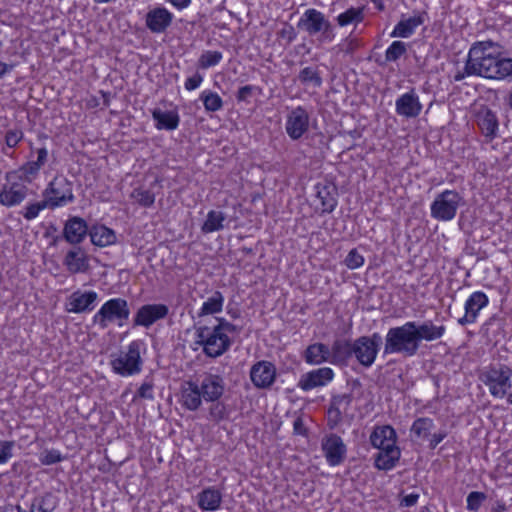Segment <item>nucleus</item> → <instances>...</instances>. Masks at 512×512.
Segmentation results:
<instances>
[{"instance_id": "39", "label": "nucleus", "mask_w": 512, "mask_h": 512, "mask_svg": "<svg viewBox=\"0 0 512 512\" xmlns=\"http://www.w3.org/2000/svg\"><path fill=\"white\" fill-rule=\"evenodd\" d=\"M130 198L144 208L153 206L155 202V194L151 190L143 187L134 188L130 194Z\"/></svg>"}, {"instance_id": "1", "label": "nucleus", "mask_w": 512, "mask_h": 512, "mask_svg": "<svg viewBox=\"0 0 512 512\" xmlns=\"http://www.w3.org/2000/svg\"><path fill=\"white\" fill-rule=\"evenodd\" d=\"M466 72L479 77L502 80L512 76V59L501 57L499 46L492 41L477 42L469 50Z\"/></svg>"}, {"instance_id": "41", "label": "nucleus", "mask_w": 512, "mask_h": 512, "mask_svg": "<svg viewBox=\"0 0 512 512\" xmlns=\"http://www.w3.org/2000/svg\"><path fill=\"white\" fill-rule=\"evenodd\" d=\"M433 420L427 417L416 419L411 426V433L417 438H426L429 436L431 429L433 428Z\"/></svg>"}, {"instance_id": "51", "label": "nucleus", "mask_w": 512, "mask_h": 512, "mask_svg": "<svg viewBox=\"0 0 512 512\" xmlns=\"http://www.w3.org/2000/svg\"><path fill=\"white\" fill-rule=\"evenodd\" d=\"M343 412L333 405H329L327 411V425L330 429L336 428L343 420Z\"/></svg>"}, {"instance_id": "12", "label": "nucleus", "mask_w": 512, "mask_h": 512, "mask_svg": "<svg viewBox=\"0 0 512 512\" xmlns=\"http://www.w3.org/2000/svg\"><path fill=\"white\" fill-rule=\"evenodd\" d=\"M310 114L303 106L292 108L285 122V131L290 139L296 141L303 137L309 130Z\"/></svg>"}, {"instance_id": "28", "label": "nucleus", "mask_w": 512, "mask_h": 512, "mask_svg": "<svg viewBox=\"0 0 512 512\" xmlns=\"http://www.w3.org/2000/svg\"><path fill=\"white\" fill-rule=\"evenodd\" d=\"M396 431L389 425L376 427L370 435V442L379 450L396 446Z\"/></svg>"}, {"instance_id": "35", "label": "nucleus", "mask_w": 512, "mask_h": 512, "mask_svg": "<svg viewBox=\"0 0 512 512\" xmlns=\"http://www.w3.org/2000/svg\"><path fill=\"white\" fill-rule=\"evenodd\" d=\"M89 235L91 242L99 247L112 245L116 242L117 239L115 232L104 225L93 226L89 232Z\"/></svg>"}, {"instance_id": "61", "label": "nucleus", "mask_w": 512, "mask_h": 512, "mask_svg": "<svg viewBox=\"0 0 512 512\" xmlns=\"http://www.w3.org/2000/svg\"><path fill=\"white\" fill-rule=\"evenodd\" d=\"M293 430L297 435L305 436L307 435V429L304 425L303 419L301 417H297L293 422Z\"/></svg>"}, {"instance_id": "21", "label": "nucleus", "mask_w": 512, "mask_h": 512, "mask_svg": "<svg viewBox=\"0 0 512 512\" xmlns=\"http://www.w3.org/2000/svg\"><path fill=\"white\" fill-rule=\"evenodd\" d=\"M87 231L86 221L81 217L74 216L65 222L63 237L68 243L77 245L85 239Z\"/></svg>"}, {"instance_id": "59", "label": "nucleus", "mask_w": 512, "mask_h": 512, "mask_svg": "<svg viewBox=\"0 0 512 512\" xmlns=\"http://www.w3.org/2000/svg\"><path fill=\"white\" fill-rule=\"evenodd\" d=\"M203 81V77L200 73H195L192 77H189L186 81H185V89L188 90V91H192V90H195L196 88H198L201 83Z\"/></svg>"}, {"instance_id": "62", "label": "nucleus", "mask_w": 512, "mask_h": 512, "mask_svg": "<svg viewBox=\"0 0 512 512\" xmlns=\"http://www.w3.org/2000/svg\"><path fill=\"white\" fill-rule=\"evenodd\" d=\"M36 153H37L36 161L40 166L43 167L48 159V151L45 147H41L36 150Z\"/></svg>"}, {"instance_id": "64", "label": "nucleus", "mask_w": 512, "mask_h": 512, "mask_svg": "<svg viewBox=\"0 0 512 512\" xmlns=\"http://www.w3.org/2000/svg\"><path fill=\"white\" fill-rule=\"evenodd\" d=\"M419 495L415 493H411L409 495H406L402 501L401 504L406 507H411L415 505L418 501Z\"/></svg>"}, {"instance_id": "32", "label": "nucleus", "mask_w": 512, "mask_h": 512, "mask_svg": "<svg viewBox=\"0 0 512 512\" xmlns=\"http://www.w3.org/2000/svg\"><path fill=\"white\" fill-rule=\"evenodd\" d=\"M401 451L397 446H387L375 455L374 465L379 470L388 471L393 469L398 463Z\"/></svg>"}, {"instance_id": "36", "label": "nucleus", "mask_w": 512, "mask_h": 512, "mask_svg": "<svg viewBox=\"0 0 512 512\" xmlns=\"http://www.w3.org/2000/svg\"><path fill=\"white\" fill-rule=\"evenodd\" d=\"M224 304V296L220 291H213L212 294L204 301L198 317L213 315L222 311Z\"/></svg>"}, {"instance_id": "14", "label": "nucleus", "mask_w": 512, "mask_h": 512, "mask_svg": "<svg viewBox=\"0 0 512 512\" xmlns=\"http://www.w3.org/2000/svg\"><path fill=\"white\" fill-rule=\"evenodd\" d=\"M321 448L330 466H338L346 458V445L337 434L326 435L321 441Z\"/></svg>"}, {"instance_id": "34", "label": "nucleus", "mask_w": 512, "mask_h": 512, "mask_svg": "<svg viewBox=\"0 0 512 512\" xmlns=\"http://www.w3.org/2000/svg\"><path fill=\"white\" fill-rule=\"evenodd\" d=\"M152 117L156 122V128L159 130H175L180 122L179 115L176 111L154 109L152 111Z\"/></svg>"}, {"instance_id": "23", "label": "nucleus", "mask_w": 512, "mask_h": 512, "mask_svg": "<svg viewBox=\"0 0 512 512\" xmlns=\"http://www.w3.org/2000/svg\"><path fill=\"white\" fill-rule=\"evenodd\" d=\"M488 304V297L481 291L470 295L465 303V314L458 320L462 326L475 322L479 311Z\"/></svg>"}, {"instance_id": "8", "label": "nucleus", "mask_w": 512, "mask_h": 512, "mask_svg": "<svg viewBox=\"0 0 512 512\" xmlns=\"http://www.w3.org/2000/svg\"><path fill=\"white\" fill-rule=\"evenodd\" d=\"M43 197L50 209L65 206L74 202L73 183L63 176H56L43 191Z\"/></svg>"}, {"instance_id": "25", "label": "nucleus", "mask_w": 512, "mask_h": 512, "mask_svg": "<svg viewBox=\"0 0 512 512\" xmlns=\"http://www.w3.org/2000/svg\"><path fill=\"white\" fill-rule=\"evenodd\" d=\"M476 121L482 134L490 140L496 137L498 119L496 114L488 107H481L476 113Z\"/></svg>"}, {"instance_id": "19", "label": "nucleus", "mask_w": 512, "mask_h": 512, "mask_svg": "<svg viewBox=\"0 0 512 512\" xmlns=\"http://www.w3.org/2000/svg\"><path fill=\"white\" fill-rule=\"evenodd\" d=\"M199 385L203 399L208 402L218 401L224 394V379L217 374L205 373Z\"/></svg>"}, {"instance_id": "30", "label": "nucleus", "mask_w": 512, "mask_h": 512, "mask_svg": "<svg viewBox=\"0 0 512 512\" xmlns=\"http://www.w3.org/2000/svg\"><path fill=\"white\" fill-rule=\"evenodd\" d=\"M222 493L215 487H207L197 494V505L203 511H216L222 503Z\"/></svg>"}, {"instance_id": "27", "label": "nucleus", "mask_w": 512, "mask_h": 512, "mask_svg": "<svg viewBox=\"0 0 512 512\" xmlns=\"http://www.w3.org/2000/svg\"><path fill=\"white\" fill-rule=\"evenodd\" d=\"M63 264L72 274L84 273L89 269L88 257L80 247L69 250L63 260Z\"/></svg>"}, {"instance_id": "43", "label": "nucleus", "mask_w": 512, "mask_h": 512, "mask_svg": "<svg viewBox=\"0 0 512 512\" xmlns=\"http://www.w3.org/2000/svg\"><path fill=\"white\" fill-rule=\"evenodd\" d=\"M363 18V8L351 7L347 9L345 12L339 14L337 17V21L340 26H346L353 22H362Z\"/></svg>"}, {"instance_id": "50", "label": "nucleus", "mask_w": 512, "mask_h": 512, "mask_svg": "<svg viewBox=\"0 0 512 512\" xmlns=\"http://www.w3.org/2000/svg\"><path fill=\"white\" fill-rule=\"evenodd\" d=\"M344 262L349 269L354 270L364 264V257L358 252L356 248H354L350 250Z\"/></svg>"}, {"instance_id": "58", "label": "nucleus", "mask_w": 512, "mask_h": 512, "mask_svg": "<svg viewBox=\"0 0 512 512\" xmlns=\"http://www.w3.org/2000/svg\"><path fill=\"white\" fill-rule=\"evenodd\" d=\"M258 90V87L253 85H245L239 88L236 94V99L238 102H247L250 97H252L253 93Z\"/></svg>"}, {"instance_id": "13", "label": "nucleus", "mask_w": 512, "mask_h": 512, "mask_svg": "<svg viewBox=\"0 0 512 512\" xmlns=\"http://www.w3.org/2000/svg\"><path fill=\"white\" fill-rule=\"evenodd\" d=\"M277 370L275 365L266 360H261L252 365L250 379L258 389H269L276 380Z\"/></svg>"}, {"instance_id": "42", "label": "nucleus", "mask_w": 512, "mask_h": 512, "mask_svg": "<svg viewBox=\"0 0 512 512\" xmlns=\"http://www.w3.org/2000/svg\"><path fill=\"white\" fill-rule=\"evenodd\" d=\"M205 110L208 112H216L223 106L222 98L215 92L203 91L200 95Z\"/></svg>"}, {"instance_id": "45", "label": "nucleus", "mask_w": 512, "mask_h": 512, "mask_svg": "<svg viewBox=\"0 0 512 512\" xmlns=\"http://www.w3.org/2000/svg\"><path fill=\"white\" fill-rule=\"evenodd\" d=\"M45 208H49V203L47 200L43 199L40 202L29 203L22 211L21 214L23 217L30 221L35 219L39 213Z\"/></svg>"}, {"instance_id": "17", "label": "nucleus", "mask_w": 512, "mask_h": 512, "mask_svg": "<svg viewBox=\"0 0 512 512\" xmlns=\"http://www.w3.org/2000/svg\"><path fill=\"white\" fill-rule=\"evenodd\" d=\"M422 104L414 88L402 94L395 101V111L405 118H417L422 112Z\"/></svg>"}, {"instance_id": "44", "label": "nucleus", "mask_w": 512, "mask_h": 512, "mask_svg": "<svg viewBox=\"0 0 512 512\" xmlns=\"http://www.w3.org/2000/svg\"><path fill=\"white\" fill-rule=\"evenodd\" d=\"M407 51L406 44L402 41H394L385 52V59L388 62H395Z\"/></svg>"}, {"instance_id": "56", "label": "nucleus", "mask_w": 512, "mask_h": 512, "mask_svg": "<svg viewBox=\"0 0 512 512\" xmlns=\"http://www.w3.org/2000/svg\"><path fill=\"white\" fill-rule=\"evenodd\" d=\"M218 324L214 327V329L220 334L235 333L239 332L240 328L236 325L226 321L224 318H217Z\"/></svg>"}, {"instance_id": "52", "label": "nucleus", "mask_w": 512, "mask_h": 512, "mask_svg": "<svg viewBox=\"0 0 512 512\" xmlns=\"http://www.w3.org/2000/svg\"><path fill=\"white\" fill-rule=\"evenodd\" d=\"M39 460L43 465H52L61 462L63 457L58 450L52 449L44 451Z\"/></svg>"}, {"instance_id": "53", "label": "nucleus", "mask_w": 512, "mask_h": 512, "mask_svg": "<svg viewBox=\"0 0 512 512\" xmlns=\"http://www.w3.org/2000/svg\"><path fill=\"white\" fill-rule=\"evenodd\" d=\"M24 133L19 129H10L5 133V144L8 148H15L23 139Z\"/></svg>"}, {"instance_id": "6", "label": "nucleus", "mask_w": 512, "mask_h": 512, "mask_svg": "<svg viewBox=\"0 0 512 512\" xmlns=\"http://www.w3.org/2000/svg\"><path fill=\"white\" fill-rule=\"evenodd\" d=\"M196 336V344L202 346L205 355L211 358L223 355L232 344L227 334H220L214 328L210 330L207 326L197 327Z\"/></svg>"}, {"instance_id": "31", "label": "nucleus", "mask_w": 512, "mask_h": 512, "mask_svg": "<svg viewBox=\"0 0 512 512\" xmlns=\"http://www.w3.org/2000/svg\"><path fill=\"white\" fill-rule=\"evenodd\" d=\"M354 342L345 339H336L330 347L332 364H346L353 356Z\"/></svg>"}, {"instance_id": "16", "label": "nucleus", "mask_w": 512, "mask_h": 512, "mask_svg": "<svg viewBox=\"0 0 512 512\" xmlns=\"http://www.w3.org/2000/svg\"><path fill=\"white\" fill-rule=\"evenodd\" d=\"M333 378L334 371L331 368L321 367L302 374L297 386L307 392L327 385Z\"/></svg>"}, {"instance_id": "18", "label": "nucleus", "mask_w": 512, "mask_h": 512, "mask_svg": "<svg viewBox=\"0 0 512 512\" xmlns=\"http://www.w3.org/2000/svg\"><path fill=\"white\" fill-rule=\"evenodd\" d=\"M410 322L419 348L422 341H437L441 339L446 332L444 325H436L432 320H426L421 323L415 321Z\"/></svg>"}, {"instance_id": "7", "label": "nucleus", "mask_w": 512, "mask_h": 512, "mask_svg": "<svg viewBox=\"0 0 512 512\" xmlns=\"http://www.w3.org/2000/svg\"><path fill=\"white\" fill-rule=\"evenodd\" d=\"M130 309L126 299L113 298L106 301L99 311L93 316V323L97 324L101 329H106L108 325L114 321H118V325L122 326L123 322L128 320Z\"/></svg>"}, {"instance_id": "37", "label": "nucleus", "mask_w": 512, "mask_h": 512, "mask_svg": "<svg viewBox=\"0 0 512 512\" xmlns=\"http://www.w3.org/2000/svg\"><path fill=\"white\" fill-rule=\"evenodd\" d=\"M226 215L222 211L211 210L208 212L206 220L201 226V231L204 234H209L215 231H220L224 228Z\"/></svg>"}, {"instance_id": "24", "label": "nucleus", "mask_w": 512, "mask_h": 512, "mask_svg": "<svg viewBox=\"0 0 512 512\" xmlns=\"http://www.w3.org/2000/svg\"><path fill=\"white\" fill-rule=\"evenodd\" d=\"M173 15L164 7H157L146 14V26L153 33L164 32L172 23Z\"/></svg>"}, {"instance_id": "54", "label": "nucleus", "mask_w": 512, "mask_h": 512, "mask_svg": "<svg viewBox=\"0 0 512 512\" xmlns=\"http://www.w3.org/2000/svg\"><path fill=\"white\" fill-rule=\"evenodd\" d=\"M153 388H154L153 381L151 379H146L139 387V389L137 391V396L142 399L153 400L154 399Z\"/></svg>"}, {"instance_id": "63", "label": "nucleus", "mask_w": 512, "mask_h": 512, "mask_svg": "<svg viewBox=\"0 0 512 512\" xmlns=\"http://www.w3.org/2000/svg\"><path fill=\"white\" fill-rule=\"evenodd\" d=\"M447 436V433L446 432H438V433H434L432 435V438L430 440V448L431 449H434L436 448V446L443 441V439Z\"/></svg>"}, {"instance_id": "9", "label": "nucleus", "mask_w": 512, "mask_h": 512, "mask_svg": "<svg viewBox=\"0 0 512 512\" xmlns=\"http://www.w3.org/2000/svg\"><path fill=\"white\" fill-rule=\"evenodd\" d=\"M298 27L304 29L309 35L321 33L320 40L331 42L334 37L333 26L324 14L316 9H308L298 22Z\"/></svg>"}, {"instance_id": "38", "label": "nucleus", "mask_w": 512, "mask_h": 512, "mask_svg": "<svg viewBox=\"0 0 512 512\" xmlns=\"http://www.w3.org/2000/svg\"><path fill=\"white\" fill-rule=\"evenodd\" d=\"M56 506L55 496L50 492H46L33 499L29 512H53Z\"/></svg>"}, {"instance_id": "57", "label": "nucleus", "mask_w": 512, "mask_h": 512, "mask_svg": "<svg viewBox=\"0 0 512 512\" xmlns=\"http://www.w3.org/2000/svg\"><path fill=\"white\" fill-rule=\"evenodd\" d=\"M41 168H42V166H40L37 163V161L35 160V161H29V162L25 163L23 166H21L19 171L26 178H29V177L36 176Z\"/></svg>"}, {"instance_id": "4", "label": "nucleus", "mask_w": 512, "mask_h": 512, "mask_svg": "<svg viewBox=\"0 0 512 512\" xmlns=\"http://www.w3.org/2000/svg\"><path fill=\"white\" fill-rule=\"evenodd\" d=\"M512 369L506 364H492L480 375L481 381L488 387L490 394L503 398L511 387Z\"/></svg>"}, {"instance_id": "10", "label": "nucleus", "mask_w": 512, "mask_h": 512, "mask_svg": "<svg viewBox=\"0 0 512 512\" xmlns=\"http://www.w3.org/2000/svg\"><path fill=\"white\" fill-rule=\"evenodd\" d=\"M5 178L6 183L0 190V204L8 208L20 205L28 196V186L17 172H8Z\"/></svg>"}, {"instance_id": "29", "label": "nucleus", "mask_w": 512, "mask_h": 512, "mask_svg": "<svg viewBox=\"0 0 512 512\" xmlns=\"http://www.w3.org/2000/svg\"><path fill=\"white\" fill-rule=\"evenodd\" d=\"M330 347L324 343L310 344L303 352V359L309 365H320L331 360Z\"/></svg>"}, {"instance_id": "49", "label": "nucleus", "mask_w": 512, "mask_h": 512, "mask_svg": "<svg viewBox=\"0 0 512 512\" xmlns=\"http://www.w3.org/2000/svg\"><path fill=\"white\" fill-rule=\"evenodd\" d=\"M487 498L483 492L473 491L467 496V509L469 511H478L483 501Z\"/></svg>"}, {"instance_id": "33", "label": "nucleus", "mask_w": 512, "mask_h": 512, "mask_svg": "<svg viewBox=\"0 0 512 512\" xmlns=\"http://www.w3.org/2000/svg\"><path fill=\"white\" fill-rule=\"evenodd\" d=\"M424 16L425 13H420L408 19L399 21L394 27L391 37L408 38L414 33L418 26L424 23Z\"/></svg>"}, {"instance_id": "46", "label": "nucleus", "mask_w": 512, "mask_h": 512, "mask_svg": "<svg viewBox=\"0 0 512 512\" xmlns=\"http://www.w3.org/2000/svg\"><path fill=\"white\" fill-rule=\"evenodd\" d=\"M222 57V53L219 51H205L199 57L198 63L202 69H207L217 65Z\"/></svg>"}, {"instance_id": "26", "label": "nucleus", "mask_w": 512, "mask_h": 512, "mask_svg": "<svg viewBox=\"0 0 512 512\" xmlns=\"http://www.w3.org/2000/svg\"><path fill=\"white\" fill-rule=\"evenodd\" d=\"M202 398V393L196 382H184L181 388V402L183 407L190 411H196L202 404Z\"/></svg>"}, {"instance_id": "2", "label": "nucleus", "mask_w": 512, "mask_h": 512, "mask_svg": "<svg viewBox=\"0 0 512 512\" xmlns=\"http://www.w3.org/2000/svg\"><path fill=\"white\" fill-rule=\"evenodd\" d=\"M419 350L411 322H405L402 326L392 327L385 336L384 355L401 354L404 357H412Z\"/></svg>"}, {"instance_id": "15", "label": "nucleus", "mask_w": 512, "mask_h": 512, "mask_svg": "<svg viewBox=\"0 0 512 512\" xmlns=\"http://www.w3.org/2000/svg\"><path fill=\"white\" fill-rule=\"evenodd\" d=\"M169 313V308L165 304H145L136 312L133 319V326H142L149 328L156 321L164 319Z\"/></svg>"}, {"instance_id": "20", "label": "nucleus", "mask_w": 512, "mask_h": 512, "mask_svg": "<svg viewBox=\"0 0 512 512\" xmlns=\"http://www.w3.org/2000/svg\"><path fill=\"white\" fill-rule=\"evenodd\" d=\"M97 297L98 295L95 291H75L67 299L66 310L78 314L92 311Z\"/></svg>"}, {"instance_id": "48", "label": "nucleus", "mask_w": 512, "mask_h": 512, "mask_svg": "<svg viewBox=\"0 0 512 512\" xmlns=\"http://www.w3.org/2000/svg\"><path fill=\"white\" fill-rule=\"evenodd\" d=\"M209 416L212 421L217 423L224 420L225 418H227L226 406L223 403L219 402V400L213 402V404L209 408Z\"/></svg>"}, {"instance_id": "11", "label": "nucleus", "mask_w": 512, "mask_h": 512, "mask_svg": "<svg viewBox=\"0 0 512 512\" xmlns=\"http://www.w3.org/2000/svg\"><path fill=\"white\" fill-rule=\"evenodd\" d=\"M382 337L379 333L371 336H361L354 341L353 355L364 367H370L378 354Z\"/></svg>"}, {"instance_id": "3", "label": "nucleus", "mask_w": 512, "mask_h": 512, "mask_svg": "<svg viewBox=\"0 0 512 512\" xmlns=\"http://www.w3.org/2000/svg\"><path fill=\"white\" fill-rule=\"evenodd\" d=\"M142 340H134L130 342L127 351L120 352L117 356H112L110 365L114 373L122 376H132L138 374L142 370L143 360L141 351L144 349Z\"/></svg>"}, {"instance_id": "22", "label": "nucleus", "mask_w": 512, "mask_h": 512, "mask_svg": "<svg viewBox=\"0 0 512 512\" xmlns=\"http://www.w3.org/2000/svg\"><path fill=\"white\" fill-rule=\"evenodd\" d=\"M316 196L320 200L321 203V213L322 214H330L332 213L337 204V187L330 182L325 183H317L315 185Z\"/></svg>"}, {"instance_id": "40", "label": "nucleus", "mask_w": 512, "mask_h": 512, "mask_svg": "<svg viewBox=\"0 0 512 512\" xmlns=\"http://www.w3.org/2000/svg\"><path fill=\"white\" fill-rule=\"evenodd\" d=\"M298 79L302 84H312L314 87H320L323 83L320 72L314 67L303 68L299 72Z\"/></svg>"}, {"instance_id": "55", "label": "nucleus", "mask_w": 512, "mask_h": 512, "mask_svg": "<svg viewBox=\"0 0 512 512\" xmlns=\"http://www.w3.org/2000/svg\"><path fill=\"white\" fill-rule=\"evenodd\" d=\"M15 443L13 441H0V464L7 463L12 457V450Z\"/></svg>"}, {"instance_id": "47", "label": "nucleus", "mask_w": 512, "mask_h": 512, "mask_svg": "<svg viewBox=\"0 0 512 512\" xmlns=\"http://www.w3.org/2000/svg\"><path fill=\"white\" fill-rule=\"evenodd\" d=\"M353 400L352 394H340L332 396L330 404L338 408L344 414L348 411Z\"/></svg>"}, {"instance_id": "5", "label": "nucleus", "mask_w": 512, "mask_h": 512, "mask_svg": "<svg viewBox=\"0 0 512 512\" xmlns=\"http://www.w3.org/2000/svg\"><path fill=\"white\" fill-rule=\"evenodd\" d=\"M464 199L455 190H444L439 193L430 206L431 217L437 221L448 222L456 217L458 208Z\"/></svg>"}, {"instance_id": "60", "label": "nucleus", "mask_w": 512, "mask_h": 512, "mask_svg": "<svg viewBox=\"0 0 512 512\" xmlns=\"http://www.w3.org/2000/svg\"><path fill=\"white\" fill-rule=\"evenodd\" d=\"M279 36L286 39L287 43L290 44L296 39L297 34L294 27L289 25L279 31Z\"/></svg>"}]
</instances>
